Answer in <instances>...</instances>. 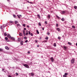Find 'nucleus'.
<instances>
[{
  "label": "nucleus",
  "mask_w": 77,
  "mask_h": 77,
  "mask_svg": "<svg viewBox=\"0 0 77 77\" xmlns=\"http://www.w3.org/2000/svg\"><path fill=\"white\" fill-rule=\"evenodd\" d=\"M63 49L65 51H66V49H68V47L66 46L65 45L63 46Z\"/></svg>",
  "instance_id": "obj_1"
},
{
  "label": "nucleus",
  "mask_w": 77,
  "mask_h": 77,
  "mask_svg": "<svg viewBox=\"0 0 77 77\" xmlns=\"http://www.w3.org/2000/svg\"><path fill=\"white\" fill-rule=\"evenodd\" d=\"M71 63L73 64V63H74L75 62V59L74 58H73L72 59L71 61Z\"/></svg>",
  "instance_id": "obj_2"
},
{
  "label": "nucleus",
  "mask_w": 77,
  "mask_h": 77,
  "mask_svg": "<svg viewBox=\"0 0 77 77\" xmlns=\"http://www.w3.org/2000/svg\"><path fill=\"white\" fill-rule=\"evenodd\" d=\"M23 66H24L26 68H29V66L26 64H23Z\"/></svg>",
  "instance_id": "obj_3"
},
{
  "label": "nucleus",
  "mask_w": 77,
  "mask_h": 77,
  "mask_svg": "<svg viewBox=\"0 0 77 77\" xmlns=\"http://www.w3.org/2000/svg\"><path fill=\"white\" fill-rule=\"evenodd\" d=\"M50 60H51V62H54V59H53V57H51L50 58Z\"/></svg>",
  "instance_id": "obj_4"
},
{
  "label": "nucleus",
  "mask_w": 77,
  "mask_h": 77,
  "mask_svg": "<svg viewBox=\"0 0 77 77\" xmlns=\"http://www.w3.org/2000/svg\"><path fill=\"white\" fill-rule=\"evenodd\" d=\"M66 13V12L63 11H62L61 12V14H65Z\"/></svg>",
  "instance_id": "obj_5"
},
{
  "label": "nucleus",
  "mask_w": 77,
  "mask_h": 77,
  "mask_svg": "<svg viewBox=\"0 0 77 77\" xmlns=\"http://www.w3.org/2000/svg\"><path fill=\"white\" fill-rule=\"evenodd\" d=\"M23 34L24 35V36H26V33L25 32V31L24 30H23Z\"/></svg>",
  "instance_id": "obj_6"
},
{
  "label": "nucleus",
  "mask_w": 77,
  "mask_h": 77,
  "mask_svg": "<svg viewBox=\"0 0 77 77\" xmlns=\"http://www.w3.org/2000/svg\"><path fill=\"white\" fill-rule=\"evenodd\" d=\"M21 40V38H18L17 39V41H19V42Z\"/></svg>",
  "instance_id": "obj_7"
},
{
  "label": "nucleus",
  "mask_w": 77,
  "mask_h": 77,
  "mask_svg": "<svg viewBox=\"0 0 77 77\" xmlns=\"http://www.w3.org/2000/svg\"><path fill=\"white\" fill-rule=\"evenodd\" d=\"M57 30L58 31V32H59V31H60V29L59 28H57Z\"/></svg>",
  "instance_id": "obj_8"
},
{
  "label": "nucleus",
  "mask_w": 77,
  "mask_h": 77,
  "mask_svg": "<svg viewBox=\"0 0 77 77\" xmlns=\"http://www.w3.org/2000/svg\"><path fill=\"white\" fill-rule=\"evenodd\" d=\"M5 49H6V50H9V48L7 46H5Z\"/></svg>",
  "instance_id": "obj_9"
},
{
  "label": "nucleus",
  "mask_w": 77,
  "mask_h": 77,
  "mask_svg": "<svg viewBox=\"0 0 77 77\" xmlns=\"http://www.w3.org/2000/svg\"><path fill=\"white\" fill-rule=\"evenodd\" d=\"M6 26H7V24L6 25L4 24L3 25V27H6Z\"/></svg>",
  "instance_id": "obj_10"
},
{
  "label": "nucleus",
  "mask_w": 77,
  "mask_h": 77,
  "mask_svg": "<svg viewBox=\"0 0 77 77\" xmlns=\"http://www.w3.org/2000/svg\"><path fill=\"white\" fill-rule=\"evenodd\" d=\"M11 39H12V40H13V41H14V40H15V38H14V37H11Z\"/></svg>",
  "instance_id": "obj_11"
},
{
  "label": "nucleus",
  "mask_w": 77,
  "mask_h": 77,
  "mask_svg": "<svg viewBox=\"0 0 77 77\" xmlns=\"http://www.w3.org/2000/svg\"><path fill=\"white\" fill-rule=\"evenodd\" d=\"M20 44L21 45H23V41H20Z\"/></svg>",
  "instance_id": "obj_12"
},
{
  "label": "nucleus",
  "mask_w": 77,
  "mask_h": 77,
  "mask_svg": "<svg viewBox=\"0 0 77 77\" xmlns=\"http://www.w3.org/2000/svg\"><path fill=\"white\" fill-rule=\"evenodd\" d=\"M15 24H18V23H18V21H15Z\"/></svg>",
  "instance_id": "obj_13"
},
{
  "label": "nucleus",
  "mask_w": 77,
  "mask_h": 77,
  "mask_svg": "<svg viewBox=\"0 0 77 77\" xmlns=\"http://www.w3.org/2000/svg\"><path fill=\"white\" fill-rule=\"evenodd\" d=\"M61 20H62V21H65V20L64 19V18H63V17L61 19Z\"/></svg>",
  "instance_id": "obj_14"
},
{
  "label": "nucleus",
  "mask_w": 77,
  "mask_h": 77,
  "mask_svg": "<svg viewBox=\"0 0 77 77\" xmlns=\"http://www.w3.org/2000/svg\"><path fill=\"white\" fill-rule=\"evenodd\" d=\"M17 27H21V26L20 25V24H17Z\"/></svg>",
  "instance_id": "obj_15"
},
{
  "label": "nucleus",
  "mask_w": 77,
  "mask_h": 77,
  "mask_svg": "<svg viewBox=\"0 0 77 77\" xmlns=\"http://www.w3.org/2000/svg\"><path fill=\"white\" fill-rule=\"evenodd\" d=\"M7 37H8V38H11V35L9 34L7 35Z\"/></svg>",
  "instance_id": "obj_16"
},
{
  "label": "nucleus",
  "mask_w": 77,
  "mask_h": 77,
  "mask_svg": "<svg viewBox=\"0 0 77 77\" xmlns=\"http://www.w3.org/2000/svg\"><path fill=\"white\" fill-rule=\"evenodd\" d=\"M19 36H22V33H20L19 34Z\"/></svg>",
  "instance_id": "obj_17"
},
{
  "label": "nucleus",
  "mask_w": 77,
  "mask_h": 77,
  "mask_svg": "<svg viewBox=\"0 0 77 77\" xmlns=\"http://www.w3.org/2000/svg\"><path fill=\"white\" fill-rule=\"evenodd\" d=\"M50 14H48V18L49 19L50 18Z\"/></svg>",
  "instance_id": "obj_18"
},
{
  "label": "nucleus",
  "mask_w": 77,
  "mask_h": 77,
  "mask_svg": "<svg viewBox=\"0 0 77 77\" xmlns=\"http://www.w3.org/2000/svg\"><path fill=\"white\" fill-rule=\"evenodd\" d=\"M68 44H69V45H72V43H71L70 42H68Z\"/></svg>",
  "instance_id": "obj_19"
},
{
  "label": "nucleus",
  "mask_w": 77,
  "mask_h": 77,
  "mask_svg": "<svg viewBox=\"0 0 77 77\" xmlns=\"http://www.w3.org/2000/svg\"><path fill=\"white\" fill-rule=\"evenodd\" d=\"M31 75H32V76H33V75H34V74H33V73H31Z\"/></svg>",
  "instance_id": "obj_20"
},
{
  "label": "nucleus",
  "mask_w": 77,
  "mask_h": 77,
  "mask_svg": "<svg viewBox=\"0 0 77 77\" xmlns=\"http://www.w3.org/2000/svg\"><path fill=\"white\" fill-rule=\"evenodd\" d=\"M3 49L0 48V52H2V51H3Z\"/></svg>",
  "instance_id": "obj_21"
},
{
  "label": "nucleus",
  "mask_w": 77,
  "mask_h": 77,
  "mask_svg": "<svg viewBox=\"0 0 77 77\" xmlns=\"http://www.w3.org/2000/svg\"><path fill=\"white\" fill-rule=\"evenodd\" d=\"M54 47H56V43H54Z\"/></svg>",
  "instance_id": "obj_22"
},
{
  "label": "nucleus",
  "mask_w": 77,
  "mask_h": 77,
  "mask_svg": "<svg viewBox=\"0 0 77 77\" xmlns=\"http://www.w3.org/2000/svg\"><path fill=\"white\" fill-rule=\"evenodd\" d=\"M37 16L39 18H41V17H40V15H39V14H38Z\"/></svg>",
  "instance_id": "obj_23"
},
{
  "label": "nucleus",
  "mask_w": 77,
  "mask_h": 77,
  "mask_svg": "<svg viewBox=\"0 0 77 77\" xmlns=\"http://www.w3.org/2000/svg\"><path fill=\"white\" fill-rule=\"evenodd\" d=\"M36 32H37V33L38 34H39V31H38V30H36Z\"/></svg>",
  "instance_id": "obj_24"
},
{
  "label": "nucleus",
  "mask_w": 77,
  "mask_h": 77,
  "mask_svg": "<svg viewBox=\"0 0 77 77\" xmlns=\"http://www.w3.org/2000/svg\"><path fill=\"white\" fill-rule=\"evenodd\" d=\"M45 39L46 40H48V37H47L45 38Z\"/></svg>",
  "instance_id": "obj_25"
},
{
  "label": "nucleus",
  "mask_w": 77,
  "mask_h": 77,
  "mask_svg": "<svg viewBox=\"0 0 77 77\" xmlns=\"http://www.w3.org/2000/svg\"><path fill=\"white\" fill-rule=\"evenodd\" d=\"M4 36H7V34H6V32H5L4 34Z\"/></svg>",
  "instance_id": "obj_26"
},
{
  "label": "nucleus",
  "mask_w": 77,
  "mask_h": 77,
  "mask_svg": "<svg viewBox=\"0 0 77 77\" xmlns=\"http://www.w3.org/2000/svg\"><path fill=\"white\" fill-rule=\"evenodd\" d=\"M74 9H77V6H75L74 7Z\"/></svg>",
  "instance_id": "obj_27"
},
{
  "label": "nucleus",
  "mask_w": 77,
  "mask_h": 77,
  "mask_svg": "<svg viewBox=\"0 0 77 77\" xmlns=\"http://www.w3.org/2000/svg\"><path fill=\"white\" fill-rule=\"evenodd\" d=\"M58 39H59V40H60V39H61L60 37V36L58 37Z\"/></svg>",
  "instance_id": "obj_28"
},
{
  "label": "nucleus",
  "mask_w": 77,
  "mask_h": 77,
  "mask_svg": "<svg viewBox=\"0 0 77 77\" xmlns=\"http://www.w3.org/2000/svg\"><path fill=\"white\" fill-rule=\"evenodd\" d=\"M38 25L39 26H41V24L40 22L38 23Z\"/></svg>",
  "instance_id": "obj_29"
},
{
  "label": "nucleus",
  "mask_w": 77,
  "mask_h": 77,
  "mask_svg": "<svg viewBox=\"0 0 77 77\" xmlns=\"http://www.w3.org/2000/svg\"><path fill=\"white\" fill-rule=\"evenodd\" d=\"M72 28H73V29H75V26H72Z\"/></svg>",
  "instance_id": "obj_30"
},
{
  "label": "nucleus",
  "mask_w": 77,
  "mask_h": 77,
  "mask_svg": "<svg viewBox=\"0 0 77 77\" xmlns=\"http://www.w3.org/2000/svg\"><path fill=\"white\" fill-rule=\"evenodd\" d=\"M64 75H68V73H65L64 74Z\"/></svg>",
  "instance_id": "obj_31"
},
{
  "label": "nucleus",
  "mask_w": 77,
  "mask_h": 77,
  "mask_svg": "<svg viewBox=\"0 0 77 77\" xmlns=\"http://www.w3.org/2000/svg\"><path fill=\"white\" fill-rule=\"evenodd\" d=\"M17 16L19 18H20V17L19 15H17Z\"/></svg>",
  "instance_id": "obj_32"
},
{
  "label": "nucleus",
  "mask_w": 77,
  "mask_h": 77,
  "mask_svg": "<svg viewBox=\"0 0 77 77\" xmlns=\"http://www.w3.org/2000/svg\"><path fill=\"white\" fill-rule=\"evenodd\" d=\"M47 34L48 35H50V32H48L47 33Z\"/></svg>",
  "instance_id": "obj_33"
},
{
  "label": "nucleus",
  "mask_w": 77,
  "mask_h": 77,
  "mask_svg": "<svg viewBox=\"0 0 77 77\" xmlns=\"http://www.w3.org/2000/svg\"><path fill=\"white\" fill-rule=\"evenodd\" d=\"M24 39H27V38L26 37H24Z\"/></svg>",
  "instance_id": "obj_34"
},
{
  "label": "nucleus",
  "mask_w": 77,
  "mask_h": 77,
  "mask_svg": "<svg viewBox=\"0 0 77 77\" xmlns=\"http://www.w3.org/2000/svg\"><path fill=\"white\" fill-rule=\"evenodd\" d=\"M45 23L46 24H47V21H45Z\"/></svg>",
  "instance_id": "obj_35"
},
{
  "label": "nucleus",
  "mask_w": 77,
  "mask_h": 77,
  "mask_svg": "<svg viewBox=\"0 0 77 77\" xmlns=\"http://www.w3.org/2000/svg\"><path fill=\"white\" fill-rule=\"evenodd\" d=\"M13 16L14 17V18H15V17H16V15H15L14 14L13 15Z\"/></svg>",
  "instance_id": "obj_36"
},
{
  "label": "nucleus",
  "mask_w": 77,
  "mask_h": 77,
  "mask_svg": "<svg viewBox=\"0 0 77 77\" xmlns=\"http://www.w3.org/2000/svg\"><path fill=\"white\" fill-rule=\"evenodd\" d=\"M5 39H6V40H8V37H5Z\"/></svg>",
  "instance_id": "obj_37"
},
{
  "label": "nucleus",
  "mask_w": 77,
  "mask_h": 77,
  "mask_svg": "<svg viewBox=\"0 0 77 77\" xmlns=\"http://www.w3.org/2000/svg\"><path fill=\"white\" fill-rule=\"evenodd\" d=\"M30 35L31 36H33V34L32 33H31V34H30Z\"/></svg>",
  "instance_id": "obj_38"
},
{
  "label": "nucleus",
  "mask_w": 77,
  "mask_h": 77,
  "mask_svg": "<svg viewBox=\"0 0 77 77\" xmlns=\"http://www.w3.org/2000/svg\"><path fill=\"white\" fill-rule=\"evenodd\" d=\"M57 17L58 19H59V18H60V17L57 16Z\"/></svg>",
  "instance_id": "obj_39"
},
{
  "label": "nucleus",
  "mask_w": 77,
  "mask_h": 77,
  "mask_svg": "<svg viewBox=\"0 0 77 77\" xmlns=\"http://www.w3.org/2000/svg\"><path fill=\"white\" fill-rule=\"evenodd\" d=\"M2 27H3V26H1V29H3V28H2Z\"/></svg>",
  "instance_id": "obj_40"
},
{
  "label": "nucleus",
  "mask_w": 77,
  "mask_h": 77,
  "mask_svg": "<svg viewBox=\"0 0 77 77\" xmlns=\"http://www.w3.org/2000/svg\"><path fill=\"white\" fill-rule=\"evenodd\" d=\"M23 27H25V26H26V24H23Z\"/></svg>",
  "instance_id": "obj_41"
},
{
  "label": "nucleus",
  "mask_w": 77,
  "mask_h": 77,
  "mask_svg": "<svg viewBox=\"0 0 77 77\" xmlns=\"http://www.w3.org/2000/svg\"><path fill=\"white\" fill-rule=\"evenodd\" d=\"M30 31H29V35H30L31 33H30Z\"/></svg>",
  "instance_id": "obj_42"
},
{
  "label": "nucleus",
  "mask_w": 77,
  "mask_h": 77,
  "mask_svg": "<svg viewBox=\"0 0 77 77\" xmlns=\"http://www.w3.org/2000/svg\"><path fill=\"white\" fill-rule=\"evenodd\" d=\"M63 77H66V75H63Z\"/></svg>",
  "instance_id": "obj_43"
},
{
  "label": "nucleus",
  "mask_w": 77,
  "mask_h": 77,
  "mask_svg": "<svg viewBox=\"0 0 77 77\" xmlns=\"http://www.w3.org/2000/svg\"><path fill=\"white\" fill-rule=\"evenodd\" d=\"M28 42V40H26L25 41V42H26V43H27V42Z\"/></svg>",
  "instance_id": "obj_44"
},
{
  "label": "nucleus",
  "mask_w": 77,
  "mask_h": 77,
  "mask_svg": "<svg viewBox=\"0 0 77 77\" xmlns=\"http://www.w3.org/2000/svg\"><path fill=\"white\" fill-rule=\"evenodd\" d=\"M10 23H13V21H10Z\"/></svg>",
  "instance_id": "obj_45"
},
{
  "label": "nucleus",
  "mask_w": 77,
  "mask_h": 77,
  "mask_svg": "<svg viewBox=\"0 0 77 77\" xmlns=\"http://www.w3.org/2000/svg\"><path fill=\"white\" fill-rule=\"evenodd\" d=\"M56 26H57V27H58V24L57 23L56 24Z\"/></svg>",
  "instance_id": "obj_46"
},
{
  "label": "nucleus",
  "mask_w": 77,
  "mask_h": 77,
  "mask_svg": "<svg viewBox=\"0 0 77 77\" xmlns=\"http://www.w3.org/2000/svg\"><path fill=\"white\" fill-rule=\"evenodd\" d=\"M27 27H28V28H29V27H30V26H27Z\"/></svg>",
  "instance_id": "obj_47"
},
{
  "label": "nucleus",
  "mask_w": 77,
  "mask_h": 77,
  "mask_svg": "<svg viewBox=\"0 0 77 77\" xmlns=\"http://www.w3.org/2000/svg\"><path fill=\"white\" fill-rule=\"evenodd\" d=\"M16 74L17 75H18V74L17 73H16Z\"/></svg>",
  "instance_id": "obj_48"
},
{
  "label": "nucleus",
  "mask_w": 77,
  "mask_h": 77,
  "mask_svg": "<svg viewBox=\"0 0 77 77\" xmlns=\"http://www.w3.org/2000/svg\"><path fill=\"white\" fill-rule=\"evenodd\" d=\"M45 42H47V40H45Z\"/></svg>",
  "instance_id": "obj_49"
},
{
  "label": "nucleus",
  "mask_w": 77,
  "mask_h": 77,
  "mask_svg": "<svg viewBox=\"0 0 77 77\" xmlns=\"http://www.w3.org/2000/svg\"><path fill=\"white\" fill-rule=\"evenodd\" d=\"M28 32H26V35H28Z\"/></svg>",
  "instance_id": "obj_50"
},
{
  "label": "nucleus",
  "mask_w": 77,
  "mask_h": 77,
  "mask_svg": "<svg viewBox=\"0 0 77 77\" xmlns=\"http://www.w3.org/2000/svg\"><path fill=\"white\" fill-rule=\"evenodd\" d=\"M35 42H38V41L37 40H35Z\"/></svg>",
  "instance_id": "obj_51"
},
{
  "label": "nucleus",
  "mask_w": 77,
  "mask_h": 77,
  "mask_svg": "<svg viewBox=\"0 0 77 77\" xmlns=\"http://www.w3.org/2000/svg\"><path fill=\"white\" fill-rule=\"evenodd\" d=\"M29 3H30L31 4H32V2H29Z\"/></svg>",
  "instance_id": "obj_52"
},
{
  "label": "nucleus",
  "mask_w": 77,
  "mask_h": 77,
  "mask_svg": "<svg viewBox=\"0 0 77 77\" xmlns=\"http://www.w3.org/2000/svg\"><path fill=\"white\" fill-rule=\"evenodd\" d=\"M30 51H28V53L29 54V53H30Z\"/></svg>",
  "instance_id": "obj_53"
},
{
  "label": "nucleus",
  "mask_w": 77,
  "mask_h": 77,
  "mask_svg": "<svg viewBox=\"0 0 77 77\" xmlns=\"http://www.w3.org/2000/svg\"><path fill=\"white\" fill-rule=\"evenodd\" d=\"M42 29L43 30H44V28H42Z\"/></svg>",
  "instance_id": "obj_54"
},
{
  "label": "nucleus",
  "mask_w": 77,
  "mask_h": 77,
  "mask_svg": "<svg viewBox=\"0 0 77 77\" xmlns=\"http://www.w3.org/2000/svg\"><path fill=\"white\" fill-rule=\"evenodd\" d=\"M24 30H26V28H24Z\"/></svg>",
  "instance_id": "obj_55"
},
{
  "label": "nucleus",
  "mask_w": 77,
  "mask_h": 77,
  "mask_svg": "<svg viewBox=\"0 0 77 77\" xmlns=\"http://www.w3.org/2000/svg\"><path fill=\"white\" fill-rule=\"evenodd\" d=\"M39 47V45H37V47Z\"/></svg>",
  "instance_id": "obj_56"
},
{
  "label": "nucleus",
  "mask_w": 77,
  "mask_h": 77,
  "mask_svg": "<svg viewBox=\"0 0 77 77\" xmlns=\"http://www.w3.org/2000/svg\"><path fill=\"white\" fill-rule=\"evenodd\" d=\"M39 39H41V37H40V38H39Z\"/></svg>",
  "instance_id": "obj_57"
},
{
  "label": "nucleus",
  "mask_w": 77,
  "mask_h": 77,
  "mask_svg": "<svg viewBox=\"0 0 77 77\" xmlns=\"http://www.w3.org/2000/svg\"><path fill=\"white\" fill-rule=\"evenodd\" d=\"M4 70H5L4 69H2V71H4Z\"/></svg>",
  "instance_id": "obj_58"
},
{
  "label": "nucleus",
  "mask_w": 77,
  "mask_h": 77,
  "mask_svg": "<svg viewBox=\"0 0 77 77\" xmlns=\"http://www.w3.org/2000/svg\"><path fill=\"white\" fill-rule=\"evenodd\" d=\"M20 15V17H21V15Z\"/></svg>",
  "instance_id": "obj_59"
},
{
  "label": "nucleus",
  "mask_w": 77,
  "mask_h": 77,
  "mask_svg": "<svg viewBox=\"0 0 77 77\" xmlns=\"http://www.w3.org/2000/svg\"><path fill=\"white\" fill-rule=\"evenodd\" d=\"M27 2H28V3H30V2H29V1H28Z\"/></svg>",
  "instance_id": "obj_60"
},
{
  "label": "nucleus",
  "mask_w": 77,
  "mask_h": 77,
  "mask_svg": "<svg viewBox=\"0 0 77 77\" xmlns=\"http://www.w3.org/2000/svg\"><path fill=\"white\" fill-rule=\"evenodd\" d=\"M4 72H5V73H6V71H4Z\"/></svg>",
  "instance_id": "obj_61"
},
{
  "label": "nucleus",
  "mask_w": 77,
  "mask_h": 77,
  "mask_svg": "<svg viewBox=\"0 0 77 77\" xmlns=\"http://www.w3.org/2000/svg\"><path fill=\"white\" fill-rule=\"evenodd\" d=\"M64 37V35H63L62 37Z\"/></svg>",
  "instance_id": "obj_62"
},
{
  "label": "nucleus",
  "mask_w": 77,
  "mask_h": 77,
  "mask_svg": "<svg viewBox=\"0 0 77 77\" xmlns=\"http://www.w3.org/2000/svg\"><path fill=\"white\" fill-rule=\"evenodd\" d=\"M7 1H9V0H7Z\"/></svg>",
  "instance_id": "obj_63"
},
{
  "label": "nucleus",
  "mask_w": 77,
  "mask_h": 77,
  "mask_svg": "<svg viewBox=\"0 0 77 77\" xmlns=\"http://www.w3.org/2000/svg\"><path fill=\"white\" fill-rule=\"evenodd\" d=\"M11 25H12V24H11V25H9V26H11Z\"/></svg>",
  "instance_id": "obj_64"
}]
</instances>
